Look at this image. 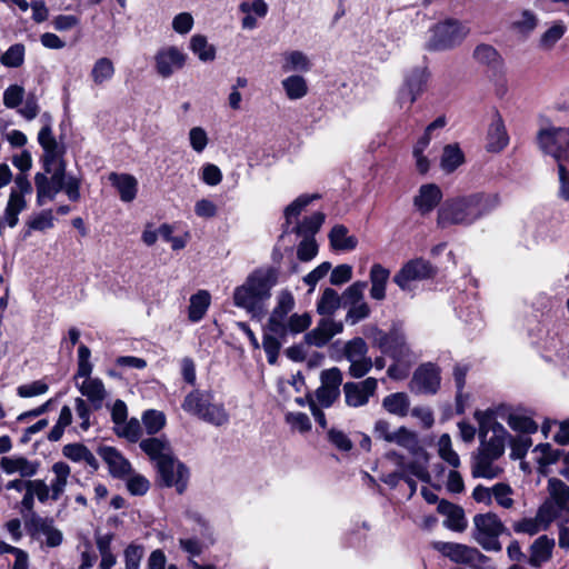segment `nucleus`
<instances>
[{
    "label": "nucleus",
    "mask_w": 569,
    "mask_h": 569,
    "mask_svg": "<svg viewBox=\"0 0 569 569\" xmlns=\"http://www.w3.org/2000/svg\"><path fill=\"white\" fill-rule=\"evenodd\" d=\"M296 300L291 291L281 290L276 298L268 321L264 326L262 347L268 362L274 365L281 348V340L287 336H296L306 331L312 322L309 312H292Z\"/></svg>",
    "instance_id": "1"
},
{
    "label": "nucleus",
    "mask_w": 569,
    "mask_h": 569,
    "mask_svg": "<svg viewBox=\"0 0 569 569\" xmlns=\"http://www.w3.org/2000/svg\"><path fill=\"white\" fill-rule=\"evenodd\" d=\"M475 418L479 425L480 445L472 456L471 475L475 478H497L502 469L495 462L505 453L508 432L490 410L476 411Z\"/></svg>",
    "instance_id": "2"
},
{
    "label": "nucleus",
    "mask_w": 569,
    "mask_h": 569,
    "mask_svg": "<svg viewBox=\"0 0 569 569\" xmlns=\"http://www.w3.org/2000/svg\"><path fill=\"white\" fill-rule=\"evenodd\" d=\"M500 202L496 192H473L447 199L438 210L437 224L441 229L469 227L491 213Z\"/></svg>",
    "instance_id": "3"
},
{
    "label": "nucleus",
    "mask_w": 569,
    "mask_h": 569,
    "mask_svg": "<svg viewBox=\"0 0 569 569\" xmlns=\"http://www.w3.org/2000/svg\"><path fill=\"white\" fill-rule=\"evenodd\" d=\"M278 282L273 268H260L251 272L246 281L233 291L234 306L244 309L252 318H261L264 305L271 297V289Z\"/></svg>",
    "instance_id": "4"
},
{
    "label": "nucleus",
    "mask_w": 569,
    "mask_h": 569,
    "mask_svg": "<svg viewBox=\"0 0 569 569\" xmlns=\"http://www.w3.org/2000/svg\"><path fill=\"white\" fill-rule=\"evenodd\" d=\"M181 407L189 415L214 427L226 426L230 419L224 403L218 401L214 393L209 390L196 389L189 392Z\"/></svg>",
    "instance_id": "5"
},
{
    "label": "nucleus",
    "mask_w": 569,
    "mask_h": 569,
    "mask_svg": "<svg viewBox=\"0 0 569 569\" xmlns=\"http://www.w3.org/2000/svg\"><path fill=\"white\" fill-rule=\"evenodd\" d=\"M426 43L430 51H443L460 44L468 36L469 29L458 20L449 19L435 24Z\"/></svg>",
    "instance_id": "6"
},
{
    "label": "nucleus",
    "mask_w": 569,
    "mask_h": 569,
    "mask_svg": "<svg viewBox=\"0 0 569 569\" xmlns=\"http://www.w3.org/2000/svg\"><path fill=\"white\" fill-rule=\"evenodd\" d=\"M473 539L486 551H500L499 537L506 530L500 518L492 512L479 513L473 517Z\"/></svg>",
    "instance_id": "7"
},
{
    "label": "nucleus",
    "mask_w": 569,
    "mask_h": 569,
    "mask_svg": "<svg viewBox=\"0 0 569 569\" xmlns=\"http://www.w3.org/2000/svg\"><path fill=\"white\" fill-rule=\"evenodd\" d=\"M373 343L382 353L391 357L397 362L408 361L412 356L403 331L396 326H393L388 332L376 329L373 333Z\"/></svg>",
    "instance_id": "8"
},
{
    "label": "nucleus",
    "mask_w": 569,
    "mask_h": 569,
    "mask_svg": "<svg viewBox=\"0 0 569 569\" xmlns=\"http://www.w3.org/2000/svg\"><path fill=\"white\" fill-rule=\"evenodd\" d=\"M537 142L540 150L546 154H550L559 167L560 161H563L567 154L569 128H543L537 134Z\"/></svg>",
    "instance_id": "9"
},
{
    "label": "nucleus",
    "mask_w": 569,
    "mask_h": 569,
    "mask_svg": "<svg viewBox=\"0 0 569 569\" xmlns=\"http://www.w3.org/2000/svg\"><path fill=\"white\" fill-rule=\"evenodd\" d=\"M51 177L48 178L47 173L38 172L34 176V184L37 188V203L43 206L47 200H53L54 197L62 191L63 180L66 179V162L60 160L58 167L50 172Z\"/></svg>",
    "instance_id": "10"
},
{
    "label": "nucleus",
    "mask_w": 569,
    "mask_h": 569,
    "mask_svg": "<svg viewBox=\"0 0 569 569\" xmlns=\"http://www.w3.org/2000/svg\"><path fill=\"white\" fill-rule=\"evenodd\" d=\"M435 274V268L425 259H412L405 263L402 268L395 274L393 281L401 290L408 291L412 289V282L422 281Z\"/></svg>",
    "instance_id": "11"
},
{
    "label": "nucleus",
    "mask_w": 569,
    "mask_h": 569,
    "mask_svg": "<svg viewBox=\"0 0 569 569\" xmlns=\"http://www.w3.org/2000/svg\"><path fill=\"white\" fill-rule=\"evenodd\" d=\"M187 60L188 56L181 49L176 46H166L154 54V69L161 78L168 79L183 69Z\"/></svg>",
    "instance_id": "12"
},
{
    "label": "nucleus",
    "mask_w": 569,
    "mask_h": 569,
    "mask_svg": "<svg viewBox=\"0 0 569 569\" xmlns=\"http://www.w3.org/2000/svg\"><path fill=\"white\" fill-rule=\"evenodd\" d=\"M440 369L431 362L421 365L416 369L409 388L417 395H435L440 388Z\"/></svg>",
    "instance_id": "13"
},
{
    "label": "nucleus",
    "mask_w": 569,
    "mask_h": 569,
    "mask_svg": "<svg viewBox=\"0 0 569 569\" xmlns=\"http://www.w3.org/2000/svg\"><path fill=\"white\" fill-rule=\"evenodd\" d=\"M166 487H174L178 493H182L188 485L189 471L174 457L156 467Z\"/></svg>",
    "instance_id": "14"
},
{
    "label": "nucleus",
    "mask_w": 569,
    "mask_h": 569,
    "mask_svg": "<svg viewBox=\"0 0 569 569\" xmlns=\"http://www.w3.org/2000/svg\"><path fill=\"white\" fill-rule=\"evenodd\" d=\"M378 389V380L369 377L360 382H346L343 393L347 406L358 408L366 406Z\"/></svg>",
    "instance_id": "15"
},
{
    "label": "nucleus",
    "mask_w": 569,
    "mask_h": 569,
    "mask_svg": "<svg viewBox=\"0 0 569 569\" xmlns=\"http://www.w3.org/2000/svg\"><path fill=\"white\" fill-rule=\"evenodd\" d=\"M26 527L33 537H46V545L50 548H56L62 543L63 535L54 527L53 519L51 518H43L32 513L26 521Z\"/></svg>",
    "instance_id": "16"
},
{
    "label": "nucleus",
    "mask_w": 569,
    "mask_h": 569,
    "mask_svg": "<svg viewBox=\"0 0 569 569\" xmlns=\"http://www.w3.org/2000/svg\"><path fill=\"white\" fill-rule=\"evenodd\" d=\"M343 330L341 321H336L331 316H323L317 326L305 336V341L315 347H323L329 340Z\"/></svg>",
    "instance_id": "17"
},
{
    "label": "nucleus",
    "mask_w": 569,
    "mask_h": 569,
    "mask_svg": "<svg viewBox=\"0 0 569 569\" xmlns=\"http://www.w3.org/2000/svg\"><path fill=\"white\" fill-rule=\"evenodd\" d=\"M427 81L426 69L416 68L406 78L403 87L399 91L400 103L412 104L422 92Z\"/></svg>",
    "instance_id": "18"
},
{
    "label": "nucleus",
    "mask_w": 569,
    "mask_h": 569,
    "mask_svg": "<svg viewBox=\"0 0 569 569\" xmlns=\"http://www.w3.org/2000/svg\"><path fill=\"white\" fill-rule=\"evenodd\" d=\"M39 467V461L29 460L23 456L2 457L0 460V468L4 473H19L23 478L36 476Z\"/></svg>",
    "instance_id": "19"
},
{
    "label": "nucleus",
    "mask_w": 569,
    "mask_h": 569,
    "mask_svg": "<svg viewBox=\"0 0 569 569\" xmlns=\"http://www.w3.org/2000/svg\"><path fill=\"white\" fill-rule=\"evenodd\" d=\"M139 447L156 467L174 457L170 443L163 438L150 437L142 439Z\"/></svg>",
    "instance_id": "20"
},
{
    "label": "nucleus",
    "mask_w": 569,
    "mask_h": 569,
    "mask_svg": "<svg viewBox=\"0 0 569 569\" xmlns=\"http://www.w3.org/2000/svg\"><path fill=\"white\" fill-rule=\"evenodd\" d=\"M509 143L505 122L498 112H495L487 132V150L490 152H499Z\"/></svg>",
    "instance_id": "21"
},
{
    "label": "nucleus",
    "mask_w": 569,
    "mask_h": 569,
    "mask_svg": "<svg viewBox=\"0 0 569 569\" xmlns=\"http://www.w3.org/2000/svg\"><path fill=\"white\" fill-rule=\"evenodd\" d=\"M442 191L435 183L422 184L413 199V204L421 214L430 213L441 201Z\"/></svg>",
    "instance_id": "22"
},
{
    "label": "nucleus",
    "mask_w": 569,
    "mask_h": 569,
    "mask_svg": "<svg viewBox=\"0 0 569 569\" xmlns=\"http://www.w3.org/2000/svg\"><path fill=\"white\" fill-rule=\"evenodd\" d=\"M98 453L108 465L109 471L113 477L121 478L130 473V462L113 447H100Z\"/></svg>",
    "instance_id": "23"
},
{
    "label": "nucleus",
    "mask_w": 569,
    "mask_h": 569,
    "mask_svg": "<svg viewBox=\"0 0 569 569\" xmlns=\"http://www.w3.org/2000/svg\"><path fill=\"white\" fill-rule=\"evenodd\" d=\"M437 510L439 513L446 516L443 526L453 531H463L467 527L465 512L461 507L453 505L449 501L441 500L438 503Z\"/></svg>",
    "instance_id": "24"
},
{
    "label": "nucleus",
    "mask_w": 569,
    "mask_h": 569,
    "mask_svg": "<svg viewBox=\"0 0 569 569\" xmlns=\"http://www.w3.org/2000/svg\"><path fill=\"white\" fill-rule=\"evenodd\" d=\"M555 543V539L546 535L538 537L530 546L529 563L532 567L539 568L548 562L552 557Z\"/></svg>",
    "instance_id": "25"
},
{
    "label": "nucleus",
    "mask_w": 569,
    "mask_h": 569,
    "mask_svg": "<svg viewBox=\"0 0 569 569\" xmlns=\"http://www.w3.org/2000/svg\"><path fill=\"white\" fill-rule=\"evenodd\" d=\"M77 387L81 395L88 399L93 409L98 410L102 408L108 393L101 379L92 378L83 380L81 383L77 382Z\"/></svg>",
    "instance_id": "26"
},
{
    "label": "nucleus",
    "mask_w": 569,
    "mask_h": 569,
    "mask_svg": "<svg viewBox=\"0 0 569 569\" xmlns=\"http://www.w3.org/2000/svg\"><path fill=\"white\" fill-rule=\"evenodd\" d=\"M435 548L445 557H448L451 561L467 566L469 561H471V558L477 549L462 543L441 541L436 542Z\"/></svg>",
    "instance_id": "27"
},
{
    "label": "nucleus",
    "mask_w": 569,
    "mask_h": 569,
    "mask_svg": "<svg viewBox=\"0 0 569 569\" xmlns=\"http://www.w3.org/2000/svg\"><path fill=\"white\" fill-rule=\"evenodd\" d=\"M109 181L118 190L120 199L123 202H131L136 199L138 181L133 176L111 172L109 174Z\"/></svg>",
    "instance_id": "28"
},
{
    "label": "nucleus",
    "mask_w": 569,
    "mask_h": 569,
    "mask_svg": "<svg viewBox=\"0 0 569 569\" xmlns=\"http://www.w3.org/2000/svg\"><path fill=\"white\" fill-rule=\"evenodd\" d=\"M311 69L309 57L300 50H287L281 53V71L290 72H308Z\"/></svg>",
    "instance_id": "29"
},
{
    "label": "nucleus",
    "mask_w": 569,
    "mask_h": 569,
    "mask_svg": "<svg viewBox=\"0 0 569 569\" xmlns=\"http://www.w3.org/2000/svg\"><path fill=\"white\" fill-rule=\"evenodd\" d=\"M53 478L50 480L49 487L52 491V500L58 501L64 493L71 475V468L63 461L54 462L51 467Z\"/></svg>",
    "instance_id": "30"
},
{
    "label": "nucleus",
    "mask_w": 569,
    "mask_h": 569,
    "mask_svg": "<svg viewBox=\"0 0 569 569\" xmlns=\"http://www.w3.org/2000/svg\"><path fill=\"white\" fill-rule=\"evenodd\" d=\"M390 278V271L380 263L372 264L369 273L371 283L370 297L375 300L386 298V288Z\"/></svg>",
    "instance_id": "31"
},
{
    "label": "nucleus",
    "mask_w": 569,
    "mask_h": 569,
    "mask_svg": "<svg viewBox=\"0 0 569 569\" xmlns=\"http://www.w3.org/2000/svg\"><path fill=\"white\" fill-rule=\"evenodd\" d=\"M473 59L492 70H498L502 67L503 60L498 50L488 43L478 44L472 53Z\"/></svg>",
    "instance_id": "32"
},
{
    "label": "nucleus",
    "mask_w": 569,
    "mask_h": 569,
    "mask_svg": "<svg viewBox=\"0 0 569 569\" xmlns=\"http://www.w3.org/2000/svg\"><path fill=\"white\" fill-rule=\"evenodd\" d=\"M281 87L289 100H300L308 94L309 88L305 77L290 74L281 80Z\"/></svg>",
    "instance_id": "33"
},
{
    "label": "nucleus",
    "mask_w": 569,
    "mask_h": 569,
    "mask_svg": "<svg viewBox=\"0 0 569 569\" xmlns=\"http://www.w3.org/2000/svg\"><path fill=\"white\" fill-rule=\"evenodd\" d=\"M382 408L397 417H406L410 409V399L406 392L388 395L382 400Z\"/></svg>",
    "instance_id": "34"
},
{
    "label": "nucleus",
    "mask_w": 569,
    "mask_h": 569,
    "mask_svg": "<svg viewBox=\"0 0 569 569\" xmlns=\"http://www.w3.org/2000/svg\"><path fill=\"white\" fill-rule=\"evenodd\" d=\"M329 240L336 250L349 251L353 250L358 244L357 238L349 236L348 229L343 224H337L331 229Z\"/></svg>",
    "instance_id": "35"
},
{
    "label": "nucleus",
    "mask_w": 569,
    "mask_h": 569,
    "mask_svg": "<svg viewBox=\"0 0 569 569\" xmlns=\"http://www.w3.org/2000/svg\"><path fill=\"white\" fill-rule=\"evenodd\" d=\"M114 72L116 69L112 60L107 57H102L93 63L90 77L96 86H102L113 78Z\"/></svg>",
    "instance_id": "36"
},
{
    "label": "nucleus",
    "mask_w": 569,
    "mask_h": 569,
    "mask_svg": "<svg viewBox=\"0 0 569 569\" xmlns=\"http://www.w3.org/2000/svg\"><path fill=\"white\" fill-rule=\"evenodd\" d=\"M189 48L202 62H210L216 59V48L208 42L207 37L203 34H193L190 39Z\"/></svg>",
    "instance_id": "37"
},
{
    "label": "nucleus",
    "mask_w": 569,
    "mask_h": 569,
    "mask_svg": "<svg viewBox=\"0 0 569 569\" xmlns=\"http://www.w3.org/2000/svg\"><path fill=\"white\" fill-rule=\"evenodd\" d=\"M465 162V154L458 144H447L443 148L440 166L441 169L451 173Z\"/></svg>",
    "instance_id": "38"
},
{
    "label": "nucleus",
    "mask_w": 569,
    "mask_h": 569,
    "mask_svg": "<svg viewBox=\"0 0 569 569\" xmlns=\"http://www.w3.org/2000/svg\"><path fill=\"white\" fill-rule=\"evenodd\" d=\"M210 306V293L206 290H199L190 298L189 313L190 321H200Z\"/></svg>",
    "instance_id": "39"
},
{
    "label": "nucleus",
    "mask_w": 569,
    "mask_h": 569,
    "mask_svg": "<svg viewBox=\"0 0 569 569\" xmlns=\"http://www.w3.org/2000/svg\"><path fill=\"white\" fill-rule=\"evenodd\" d=\"M341 306V296L335 289L326 288L317 301V312L321 316H332Z\"/></svg>",
    "instance_id": "40"
},
{
    "label": "nucleus",
    "mask_w": 569,
    "mask_h": 569,
    "mask_svg": "<svg viewBox=\"0 0 569 569\" xmlns=\"http://www.w3.org/2000/svg\"><path fill=\"white\" fill-rule=\"evenodd\" d=\"M567 511L569 515V508H565L555 500L547 499L538 509L537 515L543 525L549 528L550 523L561 516V512Z\"/></svg>",
    "instance_id": "41"
},
{
    "label": "nucleus",
    "mask_w": 569,
    "mask_h": 569,
    "mask_svg": "<svg viewBox=\"0 0 569 569\" xmlns=\"http://www.w3.org/2000/svg\"><path fill=\"white\" fill-rule=\"evenodd\" d=\"M566 26L562 21H556L540 37L539 47L543 50H550L563 37Z\"/></svg>",
    "instance_id": "42"
},
{
    "label": "nucleus",
    "mask_w": 569,
    "mask_h": 569,
    "mask_svg": "<svg viewBox=\"0 0 569 569\" xmlns=\"http://www.w3.org/2000/svg\"><path fill=\"white\" fill-rule=\"evenodd\" d=\"M26 200H20L16 194H10L4 209L3 222H6L10 228L16 227L19 221L18 216L26 209Z\"/></svg>",
    "instance_id": "43"
},
{
    "label": "nucleus",
    "mask_w": 569,
    "mask_h": 569,
    "mask_svg": "<svg viewBox=\"0 0 569 569\" xmlns=\"http://www.w3.org/2000/svg\"><path fill=\"white\" fill-rule=\"evenodd\" d=\"M548 492L549 499L555 500L565 508H569V486L563 481L557 478H550L548 480Z\"/></svg>",
    "instance_id": "44"
},
{
    "label": "nucleus",
    "mask_w": 569,
    "mask_h": 569,
    "mask_svg": "<svg viewBox=\"0 0 569 569\" xmlns=\"http://www.w3.org/2000/svg\"><path fill=\"white\" fill-rule=\"evenodd\" d=\"M325 221V214L322 212H315L310 217L306 218L301 223L295 227V231L303 237H313L318 232L321 224Z\"/></svg>",
    "instance_id": "45"
},
{
    "label": "nucleus",
    "mask_w": 569,
    "mask_h": 569,
    "mask_svg": "<svg viewBox=\"0 0 569 569\" xmlns=\"http://www.w3.org/2000/svg\"><path fill=\"white\" fill-rule=\"evenodd\" d=\"M26 48L22 43H16L8 48V50L0 57V61L8 68H18L24 61Z\"/></svg>",
    "instance_id": "46"
},
{
    "label": "nucleus",
    "mask_w": 569,
    "mask_h": 569,
    "mask_svg": "<svg viewBox=\"0 0 569 569\" xmlns=\"http://www.w3.org/2000/svg\"><path fill=\"white\" fill-rule=\"evenodd\" d=\"M507 422L512 430L526 435L533 433L538 429L537 423L531 418L519 413H510L508 416Z\"/></svg>",
    "instance_id": "47"
},
{
    "label": "nucleus",
    "mask_w": 569,
    "mask_h": 569,
    "mask_svg": "<svg viewBox=\"0 0 569 569\" xmlns=\"http://www.w3.org/2000/svg\"><path fill=\"white\" fill-rule=\"evenodd\" d=\"M366 288V281H356L351 286H349L341 295L342 306L350 307L352 305L363 301V291Z\"/></svg>",
    "instance_id": "48"
},
{
    "label": "nucleus",
    "mask_w": 569,
    "mask_h": 569,
    "mask_svg": "<svg viewBox=\"0 0 569 569\" xmlns=\"http://www.w3.org/2000/svg\"><path fill=\"white\" fill-rule=\"evenodd\" d=\"M367 353L368 346L366 341L360 337H356L345 343L343 356L348 361L363 358L367 356Z\"/></svg>",
    "instance_id": "49"
},
{
    "label": "nucleus",
    "mask_w": 569,
    "mask_h": 569,
    "mask_svg": "<svg viewBox=\"0 0 569 569\" xmlns=\"http://www.w3.org/2000/svg\"><path fill=\"white\" fill-rule=\"evenodd\" d=\"M439 456L447 463H449L453 468H458L460 466V459L458 453L451 447L450 436L445 433L439 438Z\"/></svg>",
    "instance_id": "50"
},
{
    "label": "nucleus",
    "mask_w": 569,
    "mask_h": 569,
    "mask_svg": "<svg viewBox=\"0 0 569 569\" xmlns=\"http://www.w3.org/2000/svg\"><path fill=\"white\" fill-rule=\"evenodd\" d=\"M546 529H548V527L543 525L542 520L539 519L537 513L533 518H523L520 521L513 523L515 532L527 533L529 536H533Z\"/></svg>",
    "instance_id": "51"
},
{
    "label": "nucleus",
    "mask_w": 569,
    "mask_h": 569,
    "mask_svg": "<svg viewBox=\"0 0 569 569\" xmlns=\"http://www.w3.org/2000/svg\"><path fill=\"white\" fill-rule=\"evenodd\" d=\"M491 492L492 498H495L497 503L502 508L509 509L513 506L515 501L510 497L512 495V489L509 485L498 482L491 487Z\"/></svg>",
    "instance_id": "52"
},
{
    "label": "nucleus",
    "mask_w": 569,
    "mask_h": 569,
    "mask_svg": "<svg viewBox=\"0 0 569 569\" xmlns=\"http://www.w3.org/2000/svg\"><path fill=\"white\" fill-rule=\"evenodd\" d=\"M142 421L144 428L149 435L157 433L160 429L163 428L166 418L162 412L156 410H148L144 412L142 417Z\"/></svg>",
    "instance_id": "53"
},
{
    "label": "nucleus",
    "mask_w": 569,
    "mask_h": 569,
    "mask_svg": "<svg viewBox=\"0 0 569 569\" xmlns=\"http://www.w3.org/2000/svg\"><path fill=\"white\" fill-rule=\"evenodd\" d=\"M189 143L193 151L201 153L208 146L209 138L202 127H193L189 131Z\"/></svg>",
    "instance_id": "54"
},
{
    "label": "nucleus",
    "mask_w": 569,
    "mask_h": 569,
    "mask_svg": "<svg viewBox=\"0 0 569 569\" xmlns=\"http://www.w3.org/2000/svg\"><path fill=\"white\" fill-rule=\"evenodd\" d=\"M171 26L176 33L184 36L192 30L194 19L190 12H180L173 17Z\"/></svg>",
    "instance_id": "55"
},
{
    "label": "nucleus",
    "mask_w": 569,
    "mask_h": 569,
    "mask_svg": "<svg viewBox=\"0 0 569 569\" xmlns=\"http://www.w3.org/2000/svg\"><path fill=\"white\" fill-rule=\"evenodd\" d=\"M48 385L42 380L32 381L21 385L17 388V395L21 398H31L44 395L48 391Z\"/></svg>",
    "instance_id": "56"
},
{
    "label": "nucleus",
    "mask_w": 569,
    "mask_h": 569,
    "mask_svg": "<svg viewBox=\"0 0 569 569\" xmlns=\"http://www.w3.org/2000/svg\"><path fill=\"white\" fill-rule=\"evenodd\" d=\"M116 431L120 437L134 442L140 437L141 426L137 419H131L128 422L126 420L120 426H116Z\"/></svg>",
    "instance_id": "57"
},
{
    "label": "nucleus",
    "mask_w": 569,
    "mask_h": 569,
    "mask_svg": "<svg viewBox=\"0 0 569 569\" xmlns=\"http://www.w3.org/2000/svg\"><path fill=\"white\" fill-rule=\"evenodd\" d=\"M348 308L346 321L350 325H356L370 316V307L366 301H361Z\"/></svg>",
    "instance_id": "58"
},
{
    "label": "nucleus",
    "mask_w": 569,
    "mask_h": 569,
    "mask_svg": "<svg viewBox=\"0 0 569 569\" xmlns=\"http://www.w3.org/2000/svg\"><path fill=\"white\" fill-rule=\"evenodd\" d=\"M390 442L412 449L417 446V436L406 427H400L393 431Z\"/></svg>",
    "instance_id": "59"
},
{
    "label": "nucleus",
    "mask_w": 569,
    "mask_h": 569,
    "mask_svg": "<svg viewBox=\"0 0 569 569\" xmlns=\"http://www.w3.org/2000/svg\"><path fill=\"white\" fill-rule=\"evenodd\" d=\"M28 488L40 502L44 503L48 500H52V491L44 480H28Z\"/></svg>",
    "instance_id": "60"
},
{
    "label": "nucleus",
    "mask_w": 569,
    "mask_h": 569,
    "mask_svg": "<svg viewBox=\"0 0 569 569\" xmlns=\"http://www.w3.org/2000/svg\"><path fill=\"white\" fill-rule=\"evenodd\" d=\"M53 216L51 210H43L28 221L31 230L43 231L53 227Z\"/></svg>",
    "instance_id": "61"
},
{
    "label": "nucleus",
    "mask_w": 569,
    "mask_h": 569,
    "mask_svg": "<svg viewBox=\"0 0 569 569\" xmlns=\"http://www.w3.org/2000/svg\"><path fill=\"white\" fill-rule=\"evenodd\" d=\"M43 168L46 173H50L52 169H54V166L57 167L60 163V160H63V153L64 148L62 146L56 147V148H48L43 149Z\"/></svg>",
    "instance_id": "62"
},
{
    "label": "nucleus",
    "mask_w": 569,
    "mask_h": 569,
    "mask_svg": "<svg viewBox=\"0 0 569 569\" xmlns=\"http://www.w3.org/2000/svg\"><path fill=\"white\" fill-rule=\"evenodd\" d=\"M349 363V375L356 379L365 377L373 367V362L368 356L351 360Z\"/></svg>",
    "instance_id": "63"
},
{
    "label": "nucleus",
    "mask_w": 569,
    "mask_h": 569,
    "mask_svg": "<svg viewBox=\"0 0 569 569\" xmlns=\"http://www.w3.org/2000/svg\"><path fill=\"white\" fill-rule=\"evenodd\" d=\"M318 253V244L313 237H305L299 243L297 256L301 261H309L313 259Z\"/></svg>",
    "instance_id": "64"
}]
</instances>
